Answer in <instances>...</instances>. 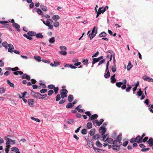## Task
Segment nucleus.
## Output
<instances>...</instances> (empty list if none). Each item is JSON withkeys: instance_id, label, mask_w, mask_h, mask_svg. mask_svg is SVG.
<instances>
[{"instance_id": "1", "label": "nucleus", "mask_w": 153, "mask_h": 153, "mask_svg": "<svg viewBox=\"0 0 153 153\" xmlns=\"http://www.w3.org/2000/svg\"><path fill=\"white\" fill-rule=\"evenodd\" d=\"M105 142H106L108 143L111 144H112V149L114 150L117 151V146H116V143H117V140H113V139L111 138H107L105 141H103Z\"/></svg>"}, {"instance_id": "2", "label": "nucleus", "mask_w": 153, "mask_h": 153, "mask_svg": "<svg viewBox=\"0 0 153 153\" xmlns=\"http://www.w3.org/2000/svg\"><path fill=\"white\" fill-rule=\"evenodd\" d=\"M53 22V21L52 19H48L46 21H43V23L49 27L48 29H52L53 28V26L52 25Z\"/></svg>"}, {"instance_id": "3", "label": "nucleus", "mask_w": 153, "mask_h": 153, "mask_svg": "<svg viewBox=\"0 0 153 153\" xmlns=\"http://www.w3.org/2000/svg\"><path fill=\"white\" fill-rule=\"evenodd\" d=\"M117 143H116V146H117V151H118L120 149V146L122 145L121 141L122 137L120 135H118L117 137Z\"/></svg>"}, {"instance_id": "4", "label": "nucleus", "mask_w": 153, "mask_h": 153, "mask_svg": "<svg viewBox=\"0 0 153 153\" xmlns=\"http://www.w3.org/2000/svg\"><path fill=\"white\" fill-rule=\"evenodd\" d=\"M68 93V91L67 90L65 89H62L60 91L61 98L63 99L65 97H66L67 96Z\"/></svg>"}, {"instance_id": "5", "label": "nucleus", "mask_w": 153, "mask_h": 153, "mask_svg": "<svg viewBox=\"0 0 153 153\" xmlns=\"http://www.w3.org/2000/svg\"><path fill=\"white\" fill-rule=\"evenodd\" d=\"M95 27H94L91 33H90L88 35L89 37H90V36L91 35L90 37L91 40L93 38H94L95 36L96 35L97 33V31H96L95 33Z\"/></svg>"}, {"instance_id": "6", "label": "nucleus", "mask_w": 153, "mask_h": 153, "mask_svg": "<svg viewBox=\"0 0 153 153\" xmlns=\"http://www.w3.org/2000/svg\"><path fill=\"white\" fill-rule=\"evenodd\" d=\"M106 131L105 127L103 126H101L99 129V132L101 134L102 136H103Z\"/></svg>"}, {"instance_id": "7", "label": "nucleus", "mask_w": 153, "mask_h": 153, "mask_svg": "<svg viewBox=\"0 0 153 153\" xmlns=\"http://www.w3.org/2000/svg\"><path fill=\"white\" fill-rule=\"evenodd\" d=\"M31 94L32 96L36 98L38 97L39 95L42 96V95L39 93L33 91L32 90H31Z\"/></svg>"}, {"instance_id": "8", "label": "nucleus", "mask_w": 153, "mask_h": 153, "mask_svg": "<svg viewBox=\"0 0 153 153\" xmlns=\"http://www.w3.org/2000/svg\"><path fill=\"white\" fill-rule=\"evenodd\" d=\"M135 139L136 142L139 143H141L143 142V139L141 137V136L140 135H138L137 136Z\"/></svg>"}, {"instance_id": "9", "label": "nucleus", "mask_w": 153, "mask_h": 153, "mask_svg": "<svg viewBox=\"0 0 153 153\" xmlns=\"http://www.w3.org/2000/svg\"><path fill=\"white\" fill-rule=\"evenodd\" d=\"M8 46L9 47L8 51L11 53L13 52V50L14 49L13 46L12 44H9Z\"/></svg>"}, {"instance_id": "10", "label": "nucleus", "mask_w": 153, "mask_h": 153, "mask_svg": "<svg viewBox=\"0 0 153 153\" xmlns=\"http://www.w3.org/2000/svg\"><path fill=\"white\" fill-rule=\"evenodd\" d=\"M23 75L22 76V79H25L28 80H29L30 79V77L27 74H23Z\"/></svg>"}, {"instance_id": "11", "label": "nucleus", "mask_w": 153, "mask_h": 153, "mask_svg": "<svg viewBox=\"0 0 153 153\" xmlns=\"http://www.w3.org/2000/svg\"><path fill=\"white\" fill-rule=\"evenodd\" d=\"M122 82L123 83V84H124V85L121 87V88L122 89H124L126 88V84L127 82L126 79H124Z\"/></svg>"}, {"instance_id": "12", "label": "nucleus", "mask_w": 153, "mask_h": 153, "mask_svg": "<svg viewBox=\"0 0 153 153\" xmlns=\"http://www.w3.org/2000/svg\"><path fill=\"white\" fill-rule=\"evenodd\" d=\"M115 74H114L111 77V82L112 83H114L116 81V79L115 78Z\"/></svg>"}, {"instance_id": "13", "label": "nucleus", "mask_w": 153, "mask_h": 153, "mask_svg": "<svg viewBox=\"0 0 153 153\" xmlns=\"http://www.w3.org/2000/svg\"><path fill=\"white\" fill-rule=\"evenodd\" d=\"M147 142L150 146H152L153 145V139L152 138H150Z\"/></svg>"}, {"instance_id": "14", "label": "nucleus", "mask_w": 153, "mask_h": 153, "mask_svg": "<svg viewBox=\"0 0 153 153\" xmlns=\"http://www.w3.org/2000/svg\"><path fill=\"white\" fill-rule=\"evenodd\" d=\"M13 25L17 30L18 31H20V25H19L17 23H15L14 24H13Z\"/></svg>"}, {"instance_id": "15", "label": "nucleus", "mask_w": 153, "mask_h": 153, "mask_svg": "<svg viewBox=\"0 0 153 153\" xmlns=\"http://www.w3.org/2000/svg\"><path fill=\"white\" fill-rule=\"evenodd\" d=\"M98 117V116L96 114H94L91 116L89 118L88 120H93L94 119L97 118Z\"/></svg>"}, {"instance_id": "16", "label": "nucleus", "mask_w": 153, "mask_h": 153, "mask_svg": "<svg viewBox=\"0 0 153 153\" xmlns=\"http://www.w3.org/2000/svg\"><path fill=\"white\" fill-rule=\"evenodd\" d=\"M34 100L33 99H30L28 100V103L29 105L32 107L33 106L34 104Z\"/></svg>"}, {"instance_id": "17", "label": "nucleus", "mask_w": 153, "mask_h": 153, "mask_svg": "<svg viewBox=\"0 0 153 153\" xmlns=\"http://www.w3.org/2000/svg\"><path fill=\"white\" fill-rule=\"evenodd\" d=\"M74 100V97L73 96L71 95L70 94L68 97V100L69 102H72Z\"/></svg>"}, {"instance_id": "18", "label": "nucleus", "mask_w": 153, "mask_h": 153, "mask_svg": "<svg viewBox=\"0 0 153 153\" xmlns=\"http://www.w3.org/2000/svg\"><path fill=\"white\" fill-rule=\"evenodd\" d=\"M27 34L30 36H34L36 35V33L32 31H30L28 32Z\"/></svg>"}, {"instance_id": "19", "label": "nucleus", "mask_w": 153, "mask_h": 153, "mask_svg": "<svg viewBox=\"0 0 153 153\" xmlns=\"http://www.w3.org/2000/svg\"><path fill=\"white\" fill-rule=\"evenodd\" d=\"M87 144L88 146L90 148L93 147V143L90 140H87Z\"/></svg>"}, {"instance_id": "20", "label": "nucleus", "mask_w": 153, "mask_h": 153, "mask_svg": "<svg viewBox=\"0 0 153 153\" xmlns=\"http://www.w3.org/2000/svg\"><path fill=\"white\" fill-rule=\"evenodd\" d=\"M60 19V17L57 15H54L52 17V19L55 20L57 21Z\"/></svg>"}, {"instance_id": "21", "label": "nucleus", "mask_w": 153, "mask_h": 153, "mask_svg": "<svg viewBox=\"0 0 153 153\" xmlns=\"http://www.w3.org/2000/svg\"><path fill=\"white\" fill-rule=\"evenodd\" d=\"M95 129L94 128H92L89 132V134L90 136H93L95 133Z\"/></svg>"}, {"instance_id": "22", "label": "nucleus", "mask_w": 153, "mask_h": 153, "mask_svg": "<svg viewBox=\"0 0 153 153\" xmlns=\"http://www.w3.org/2000/svg\"><path fill=\"white\" fill-rule=\"evenodd\" d=\"M36 37L37 38H43V36L42 35V33H39L37 34L36 33V35H35Z\"/></svg>"}, {"instance_id": "23", "label": "nucleus", "mask_w": 153, "mask_h": 153, "mask_svg": "<svg viewBox=\"0 0 153 153\" xmlns=\"http://www.w3.org/2000/svg\"><path fill=\"white\" fill-rule=\"evenodd\" d=\"M81 107V105H79L76 107L75 109L77 110L79 112H83V110L80 108Z\"/></svg>"}, {"instance_id": "24", "label": "nucleus", "mask_w": 153, "mask_h": 153, "mask_svg": "<svg viewBox=\"0 0 153 153\" xmlns=\"http://www.w3.org/2000/svg\"><path fill=\"white\" fill-rule=\"evenodd\" d=\"M13 74L16 75H18L19 74L22 75L23 74V72L21 71H14L13 72Z\"/></svg>"}, {"instance_id": "25", "label": "nucleus", "mask_w": 153, "mask_h": 153, "mask_svg": "<svg viewBox=\"0 0 153 153\" xmlns=\"http://www.w3.org/2000/svg\"><path fill=\"white\" fill-rule=\"evenodd\" d=\"M40 7L43 11L46 12L48 10L47 8L44 5H41Z\"/></svg>"}, {"instance_id": "26", "label": "nucleus", "mask_w": 153, "mask_h": 153, "mask_svg": "<svg viewBox=\"0 0 153 153\" xmlns=\"http://www.w3.org/2000/svg\"><path fill=\"white\" fill-rule=\"evenodd\" d=\"M7 84L11 87L12 88H14L15 86L14 84L12 83H11L10 82V80L9 79H8L7 80Z\"/></svg>"}, {"instance_id": "27", "label": "nucleus", "mask_w": 153, "mask_h": 153, "mask_svg": "<svg viewBox=\"0 0 153 153\" xmlns=\"http://www.w3.org/2000/svg\"><path fill=\"white\" fill-rule=\"evenodd\" d=\"M100 137L99 134H96L93 137L92 140H96L99 138Z\"/></svg>"}, {"instance_id": "28", "label": "nucleus", "mask_w": 153, "mask_h": 153, "mask_svg": "<svg viewBox=\"0 0 153 153\" xmlns=\"http://www.w3.org/2000/svg\"><path fill=\"white\" fill-rule=\"evenodd\" d=\"M107 35V34L105 32H103L100 33L99 35V36L100 37H105Z\"/></svg>"}, {"instance_id": "29", "label": "nucleus", "mask_w": 153, "mask_h": 153, "mask_svg": "<svg viewBox=\"0 0 153 153\" xmlns=\"http://www.w3.org/2000/svg\"><path fill=\"white\" fill-rule=\"evenodd\" d=\"M3 46L6 49H7L8 48V44L7 42H4L2 43Z\"/></svg>"}, {"instance_id": "30", "label": "nucleus", "mask_w": 153, "mask_h": 153, "mask_svg": "<svg viewBox=\"0 0 153 153\" xmlns=\"http://www.w3.org/2000/svg\"><path fill=\"white\" fill-rule=\"evenodd\" d=\"M100 60L98 58H94L93 59V62H92V64H94L95 63L98 62Z\"/></svg>"}, {"instance_id": "31", "label": "nucleus", "mask_w": 153, "mask_h": 153, "mask_svg": "<svg viewBox=\"0 0 153 153\" xmlns=\"http://www.w3.org/2000/svg\"><path fill=\"white\" fill-rule=\"evenodd\" d=\"M132 67L131 65V62L130 61L128 62V65L127 66V69L128 71H129Z\"/></svg>"}, {"instance_id": "32", "label": "nucleus", "mask_w": 153, "mask_h": 153, "mask_svg": "<svg viewBox=\"0 0 153 153\" xmlns=\"http://www.w3.org/2000/svg\"><path fill=\"white\" fill-rule=\"evenodd\" d=\"M87 126L88 128L89 129H90L92 128V124L91 122H88L87 124Z\"/></svg>"}, {"instance_id": "33", "label": "nucleus", "mask_w": 153, "mask_h": 153, "mask_svg": "<svg viewBox=\"0 0 153 153\" xmlns=\"http://www.w3.org/2000/svg\"><path fill=\"white\" fill-rule=\"evenodd\" d=\"M96 144L97 147H101L102 146V144L100 142L99 140L97 141L96 142Z\"/></svg>"}, {"instance_id": "34", "label": "nucleus", "mask_w": 153, "mask_h": 153, "mask_svg": "<svg viewBox=\"0 0 153 153\" xmlns=\"http://www.w3.org/2000/svg\"><path fill=\"white\" fill-rule=\"evenodd\" d=\"M123 85V83L121 82H117L116 84V86L118 88L121 87V85Z\"/></svg>"}, {"instance_id": "35", "label": "nucleus", "mask_w": 153, "mask_h": 153, "mask_svg": "<svg viewBox=\"0 0 153 153\" xmlns=\"http://www.w3.org/2000/svg\"><path fill=\"white\" fill-rule=\"evenodd\" d=\"M34 59H35L38 62H40L41 61V57L40 56H35L34 57Z\"/></svg>"}, {"instance_id": "36", "label": "nucleus", "mask_w": 153, "mask_h": 153, "mask_svg": "<svg viewBox=\"0 0 153 153\" xmlns=\"http://www.w3.org/2000/svg\"><path fill=\"white\" fill-rule=\"evenodd\" d=\"M116 65H114L112 66L111 71L113 73H114L116 71Z\"/></svg>"}, {"instance_id": "37", "label": "nucleus", "mask_w": 153, "mask_h": 153, "mask_svg": "<svg viewBox=\"0 0 153 153\" xmlns=\"http://www.w3.org/2000/svg\"><path fill=\"white\" fill-rule=\"evenodd\" d=\"M109 136L108 134H106L102 137V140L105 141L107 138H109Z\"/></svg>"}, {"instance_id": "38", "label": "nucleus", "mask_w": 153, "mask_h": 153, "mask_svg": "<svg viewBox=\"0 0 153 153\" xmlns=\"http://www.w3.org/2000/svg\"><path fill=\"white\" fill-rule=\"evenodd\" d=\"M93 125H94L95 126H99L98 121L97 120H94L93 121Z\"/></svg>"}, {"instance_id": "39", "label": "nucleus", "mask_w": 153, "mask_h": 153, "mask_svg": "<svg viewBox=\"0 0 153 153\" xmlns=\"http://www.w3.org/2000/svg\"><path fill=\"white\" fill-rule=\"evenodd\" d=\"M110 76V73L109 71L107 72V73L105 74L104 75V77L106 78H108Z\"/></svg>"}, {"instance_id": "40", "label": "nucleus", "mask_w": 153, "mask_h": 153, "mask_svg": "<svg viewBox=\"0 0 153 153\" xmlns=\"http://www.w3.org/2000/svg\"><path fill=\"white\" fill-rule=\"evenodd\" d=\"M143 92L142 91L140 88L139 89V91L137 92V95L139 96H140L143 94Z\"/></svg>"}, {"instance_id": "41", "label": "nucleus", "mask_w": 153, "mask_h": 153, "mask_svg": "<svg viewBox=\"0 0 153 153\" xmlns=\"http://www.w3.org/2000/svg\"><path fill=\"white\" fill-rule=\"evenodd\" d=\"M10 142L9 140L8 139V140L6 142V147L10 148Z\"/></svg>"}, {"instance_id": "42", "label": "nucleus", "mask_w": 153, "mask_h": 153, "mask_svg": "<svg viewBox=\"0 0 153 153\" xmlns=\"http://www.w3.org/2000/svg\"><path fill=\"white\" fill-rule=\"evenodd\" d=\"M73 106L72 104L71 103H69L68 104L66 105V108H71L73 107Z\"/></svg>"}, {"instance_id": "43", "label": "nucleus", "mask_w": 153, "mask_h": 153, "mask_svg": "<svg viewBox=\"0 0 153 153\" xmlns=\"http://www.w3.org/2000/svg\"><path fill=\"white\" fill-rule=\"evenodd\" d=\"M67 123L68 124H71L74 122V120L71 119H67Z\"/></svg>"}, {"instance_id": "44", "label": "nucleus", "mask_w": 153, "mask_h": 153, "mask_svg": "<svg viewBox=\"0 0 153 153\" xmlns=\"http://www.w3.org/2000/svg\"><path fill=\"white\" fill-rule=\"evenodd\" d=\"M31 119L33 120H34L36 122H40V120L38 118H35L33 117H31Z\"/></svg>"}, {"instance_id": "45", "label": "nucleus", "mask_w": 153, "mask_h": 153, "mask_svg": "<svg viewBox=\"0 0 153 153\" xmlns=\"http://www.w3.org/2000/svg\"><path fill=\"white\" fill-rule=\"evenodd\" d=\"M55 41V38L54 37H52L49 40V42L50 43H54Z\"/></svg>"}, {"instance_id": "46", "label": "nucleus", "mask_w": 153, "mask_h": 153, "mask_svg": "<svg viewBox=\"0 0 153 153\" xmlns=\"http://www.w3.org/2000/svg\"><path fill=\"white\" fill-rule=\"evenodd\" d=\"M55 85H48V88L50 89H53L55 88Z\"/></svg>"}, {"instance_id": "47", "label": "nucleus", "mask_w": 153, "mask_h": 153, "mask_svg": "<svg viewBox=\"0 0 153 153\" xmlns=\"http://www.w3.org/2000/svg\"><path fill=\"white\" fill-rule=\"evenodd\" d=\"M61 97L60 94H58L56 97V102L59 101L61 99Z\"/></svg>"}, {"instance_id": "48", "label": "nucleus", "mask_w": 153, "mask_h": 153, "mask_svg": "<svg viewBox=\"0 0 153 153\" xmlns=\"http://www.w3.org/2000/svg\"><path fill=\"white\" fill-rule=\"evenodd\" d=\"M59 48L60 50H62V51L64 50L65 51L67 49V48L66 47L63 46H60Z\"/></svg>"}, {"instance_id": "49", "label": "nucleus", "mask_w": 153, "mask_h": 153, "mask_svg": "<svg viewBox=\"0 0 153 153\" xmlns=\"http://www.w3.org/2000/svg\"><path fill=\"white\" fill-rule=\"evenodd\" d=\"M53 89L55 94H56L57 93L59 90V87H55V88H54Z\"/></svg>"}, {"instance_id": "50", "label": "nucleus", "mask_w": 153, "mask_h": 153, "mask_svg": "<svg viewBox=\"0 0 153 153\" xmlns=\"http://www.w3.org/2000/svg\"><path fill=\"white\" fill-rule=\"evenodd\" d=\"M59 25V23L58 22H55L53 23V25L54 26L56 27H58Z\"/></svg>"}, {"instance_id": "51", "label": "nucleus", "mask_w": 153, "mask_h": 153, "mask_svg": "<svg viewBox=\"0 0 153 153\" xmlns=\"http://www.w3.org/2000/svg\"><path fill=\"white\" fill-rule=\"evenodd\" d=\"M5 92L4 88L0 87V93L1 94H3Z\"/></svg>"}, {"instance_id": "52", "label": "nucleus", "mask_w": 153, "mask_h": 153, "mask_svg": "<svg viewBox=\"0 0 153 153\" xmlns=\"http://www.w3.org/2000/svg\"><path fill=\"white\" fill-rule=\"evenodd\" d=\"M53 91L52 90H50L49 91L48 93V95L51 96L53 93Z\"/></svg>"}, {"instance_id": "53", "label": "nucleus", "mask_w": 153, "mask_h": 153, "mask_svg": "<svg viewBox=\"0 0 153 153\" xmlns=\"http://www.w3.org/2000/svg\"><path fill=\"white\" fill-rule=\"evenodd\" d=\"M60 53L62 54V55H65L67 53V52L65 51H61L59 52Z\"/></svg>"}, {"instance_id": "54", "label": "nucleus", "mask_w": 153, "mask_h": 153, "mask_svg": "<svg viewBox=\"0 0 153 153\" xmlns=\"http://www.w3.org/2000/svg\"><path fill=\"white\" fill-rule=\"evenodd\" d=\"M47 91V89L45 88H44L40 90V92L41 93L43 94L46 92Z\"/></svg>"}, {"instance_id": "55", "label": "nucleus", "mask_w": 153, "mask_h": 153, "mask_svg": "<svg viewBox=\"0 0 153 153\" xmlns=\"http://www.w3.org/2000/svg\"><path fill=\"white\" fill-rule=\"evenodd\" d=\"M88 60L87 59H84L83 60L82 62L84 65H85L88 63Z\"/></svg>"}, {"instance_id": "56", "label": "nucleus", "mask_w": 153, "mask_h": 153, "mask_svg": "<svg viewBox=\"0 0 153 153\" xmlns=\"http://www.w3.org/2000/svg\"><path fill=\"white\" fill-rule=\"evenodd\" d=\"M81 133L83 134H87V131L86 129H83L81 131Z\"/></svg>"}, {"instance_id": "57", "label": "nucleus", "mask_w": 153, "mask_h": 153, "mask_svg": "<svg viewBox=\"0 0 153 153\" xmlns=\"http://www.w3.org/2000/svg\"><path fill=\"white\" fill-rule=\"evenodd\" d=\"M37 12L38 14H39V15H43V12L40 9H38V10H37Z\"/></svg>"}, {"instance_id": "58", "label": "nucleus", "mask_w": 153, "mask_h": 153, "mask_svg": "<svg viewBox=\"0 0 153 153\" xmlns=\"http://www.w3.org/2000/svg\"><path fill=\"white\" fill-rule=\"evenodd\" d=\"M12 150L14 152H17L19 151L18 149L16 147H13L11 148Z\"/></svg>"}, {"instance_id": "59", "label": "nucleus", "mask_w": 153, "mask_h": 153, "mask_svg": "<svg viewBox=\"0 0 153 153\" xmlns=\"http://www.w3.org/2000/svg\"><path fill=\"white\" fill-rule=\"evenodd\" d=\"M104 120L103 119H101L99 121H98V123L99 124V126H100L102 123L103 122Z\"/></svg>"}, {"instance_id": "60", "label": "nucleus", "mask_w": 153, "mask_h": 153, "mask_svg": "<svg viewBox=\"0 0 153 153\" xmlns=\"http://www.w3.org/2000/svg\"><path fill=\"white\" fill-rule=\"evenodd\" d=\"M102 8V7H100L98 10H97V13H98L99 14H100L102 13L101 9Z\"/></svg>"}, {"instance_id": "61", "label": "nucleus", "mask_w": 153, "mask_h": 153, "mask_svg": "<svg viewBox=\"0 0 153 153\" xmlns=\"http://www.w3.org/2000/svg\"><path fill=\"white\" fill-rule=\"evenodd\" d=\"M65 100H62L59 101V103L60 104H63L65 102Z\"/></svg>"}, {"instance_id": "62", "label": "nucleus", "mask_w": 153, "mask_h": 153, "mask_svg": "<svg viewBox=\"0 0 153 153\" xmlns=\"http://www.w3.org/2000/svg\"><path fill=\"white\" fill-rule=\"evenodd\" d=\"M105 61V59H104L101 60L98 64V65H100L101 64L103 63Z\"/></svg>"}, {"instance_id": "63", "label": "nucleus", "mask_w": 153, "mask_h": 153, "mask_svg": "<svg viewBox=\"0 0 153 153\" xmlns=\"http://www.w3.org/2000/svg\"><path fill=\"white\" fill-rule=\"evenodd\" d=\"M131 88V86H128L126 88V91L127 92H129Z\"/></svg>"}, {"instance_id": "64", "label": "nucleus", "mask_w": 153, "mask_h": 153, "mask_svg": "<svg viewBox=\"0 0 153 153\" xmlns=\"http://www.w3.org/2000/svg\"><path fill=\"white\" fill-rule=\"evenodd\" d=\"M149 100L148 99H146L144 102V103L146 105H149Z\"/></svg>"}]
</instances>
